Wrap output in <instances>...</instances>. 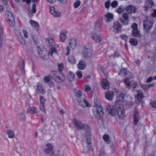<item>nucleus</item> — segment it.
Masks as SVG:
<instances>
[{
  "mask_svg": "<svg viewBox=\"0 0 156 156\" xmlns=\"http://www.w3.org/2000/svg\"><path fill=\"white\" fill-rule=\"evenodd\" d=\"M80 1L77 0L75 1L73 4V6L74 8H78L80 5Z\"/></svg>",
  "mask_w": 156,
  "mask_h": 156,
  "instance_id": "45",
  "label": "nucleus"
},
{
  "mask_svg": "<svg viewBox=\"0 0 156 156\" xmlns=\"http://www.w3.org/2000/svg\"><path fill=\"white\" fill-rule=\"evenodd\" d=\"M118 3L116 1H114L111 4V6L112 8H115L118 5Z\"/></svg>",
  "mask_w": 156,
  "mask_h": 156,
  "instance_id": "48",
  "label": "nucleus"
},
{
  "mask_svg": "<svg viewBox=\"0 0 156 156\" xmlns=\"http://www.w3.org/2000/svg\"><path fill=\"white\" fill-rule=\"evenodd\" d=\"M154 21L152 18H150L148 20V16L144 17L143 22V26L144 29L146 32H149L152 27Z\"/></svg>",
  "mask_w": 156,
  "mask_h": 156,
  "instance_id": "4",
  "label": "nucleus"
},
{
  "mask_svg": "<svg viewBox=\"0 0 156 156\" xmlns=\"http://www.w3.org/2000/svg\"><path fill=\"white\" fill-rule=\"evenodd\" d=\"M37 52L38 54L43 58L45 57L48 53L45 49L43 48H40L39 47H38Z\"/></svg>",
  "mask_w": 156,
  "mask_h": 156,
  "instance_id": "13",
  "label": "nucleus"
},
{
  "mask_svg": "<svg viewBox=\"0 0 156 156\" xmlns=\"http://www.w3.org/2000/svg\"><path fill=\"white\" fill-rule=\"evenodd\" d=\"M23 35L25 37L27 38L28 37L27 33V31L25 30H23Z\"/></svg>",
  "mask_w": 156,
  "mask_h": 156,
  "instance_id": "63",
  "label": "nucleus"
},
{
  "mask_svg": "<svg viewBox=\"0 0 156 156\" xmlns=\"http://www.w3.org/2000/svg\"><path fill=\"white\" fill-rule=\"evenodd\" d=\"M25 62L23 60H21L19 63V69L20 70L22 74H25Z\"/></svg>",
  "mask_w": 156,
  "mask_h": 156,
  "instance_id": "22",
  "label": "nucleus"
},
{
  "mask_svg": "<svg viewBox=\"0 0 156 156\" xmlns=\"http://www.w3.org/2000/svg\"><path fill=\"white\" fill-rule=\"evenodd\" d=\"M36 5L35 4H33L32 5V8L31 9V12L33 13H35L36 12Z\"/></svg>",
  "mask_w": 156,
  "mask_h": 156,
  "instance_id": "50",
  "label": "nucleus"
},
{
  "mask_svg": "<svg viewBox=\"0 0 156 156\" xmlns=\"http://www.w3.org/2000/svg\"><path fill=\"white\" fill-rule=\"evenodd\" d=\"M59 73L58 72L53 71H52V74L53 75L51 76V77H52L53 76H58ZM51 79H52V77H51Z\"/></svg>",
  "mask_w": 156,
  "mask_h": 156,
  "instance_id": "64",
  "label": "nucleus"
},
{
  "mask_svg": "<svg viewBox=\"0 0 156 156\" xmlns=\"http://www.w3.org/2000/svg\"><path fill=\"white\" fill-rule=\"evenodd\" d=\"M26 112L28 113H31L34 114L37 113V112L36 108L34 106L28 108Z\"/></svg>",
  "mask_w": 156,
  "mask_h": 156,
  "instance_id": "27",
  "label": "nucleus"
},
{
  "mask_svg": "<svg viewBox=\"0 0 156 156\" xmlns=\"http://www.w3.org/2000/svg\"><path fill=\"white\" fill-rule=\"evenodd\" d=\"M58 71L60 72H61L64 68L63 65L62 64L60 63L58 66Z\"/></svg>",
  "mask_w": 156,
  "mask_h": 156,
  "instance_id": "52",
  "label": "nucleus"
},
{
  "mask_svg": "<svg viewBox=\"0 0 156 156\" xmlns=\"http://www.w3.org/2000/svg\"><path fill=\"white\" fill-rule=\"evenodd\" d=\"M92 38L97 43H99L101 41L100 37L97 34L95 33L91 34Z\"/></svg>",
  "mask_w": 156,
  "mask_h": 156,
  "instance_id": "25",
  "label": "nucleus"
},
{
  "mask_svg": "<svg viewBox=\"0 0 156 156\" xmlns=\"http://www.w3.org/2000/svg\"><path fill=\"white\" fill-rule=\"evenodd\" d=\"M141 87L144 90H146L149 89L148 84H143L142 85Z\"/></svg>",
  "mask_w": 156,
  "mask_h": 156,
  "instance_id": "58",
  "label": "nucleus"
},
{
  "mask_svg": "<svg viewBox=\"0 0 156 156\" xmlns=\"http://www.w3.org/2000/svg\"><path fill=\"white\" fill-rule=\"evenodd\" d=\"M133 116V124L135 125L134 126V129H136V128L137 127V124L140 119V117L137 109H135Z\"/></svg>",
  "mask_w": 156,
  "mask_h": 156,
  "instance_id": "7",
  "label": "nucleus"
},
{
  "mask_svg": "<svg viewBox=\"0 0 156 156\" xmlns=\"http://www.w3.org/2000/svg\"><path fill=\"white\" fill-rule=\"evenodd\" d=\"M94 115L98 119H102L104 115V112L101 105L94 106L92 108Z\"/></svg>",
  "mask_w": 156,
  "mask_h": 156,
  "instance_id": "3",
  "label": "nucleus"
},
{
  "mask_svg": "<svg viewBox=\"0 0 156 156\" xmlns=\"http://www.w3.org/2000/svg\"><path fill=\"white\" fill-rule=\"evenodd\" d=\"M101 27L102 23L101 22L99 21H96L94 25V31L96 32H100Z\"/></svg>",
  "mask_w": 156,
  "mask_h": 156,
  "instance_id": "15",
  "label": "nucleus"
},
{
  "mask_svg": "<svg viewBox=\"0 0 156 156\" xmlns=\"http://www.w3.org/2000/svg\"><path fill=\"white\" fill-rule=\"evenodd\" d=\"M67 32L66 31L64 30L60 34V40L61 42L64 41L66 37V34Z\"/></svg>",
  "mask_w": 156,
  "mask_h": 156,
  "instance_id": "32",
  "label": "nucleus"
},
{
  "mask_svg": "<svg viewBox=\"0 0 156 156\" xmlns=\"http://www.w3.org/2000/svg\"><path fill=\"white\" fill-rule=\"evenodd\" d=\"M75 75L71 71H69L68 72L67 76L68 81L71 83L74 80Z\"/></svg>",
  "mask_w": 156,
  "mask_h": 156,
  "instance_id": "21",
  "label": "nucleus"
},
{
  "mask_svg": "<svg viewBox=\"0 0 156 156\" xmlns=\"http://www.w3.org/2000/svg\"><path fill=\"white\" fill-rule=\"evenodd\" d=\"M124 97L121 95L118 97L115 103V108L112 105H108L106 108L107 110L112 115L115 116L117 115L120 119H123L126 115L122 103L124 101Z\"/></svg>",
  "mask_w": 156,
  "mask_h": 156,
  "instance_id": "1",
  "label": "nucleus"
},
{
  "mask_svg": "<svg viewBox=\"0 0 156 156\" xmlns=\"http://www.w3.org/2000/svg\"><path fill=\"white\" fill-rule=\"evenodd\" d=\"M46 146L47 148L45 149L44 151L48 155L52 156L54 154V152L53 150V146L51 144L48 143L46 145Z\"/></svg>",
  "mask_w": 156,
  "mask_h": 156,
  "instance_id": "8",
  "label": "nucleus"
},
{
  "mask_svg": "<svg viewBox=\"0 0 156 156\" xmlns=\"http://www.w3.org/2000/svg\"><path fill=\"white\" fill-rule=\"evenodd\" d=\"M151 16L154 18L156 17V9L153 10V12L151 15Z\"/></svg>",
  "mask_w": 156,
  "mask_h": 156,
  "instance_id": "62",
  "label": "nucleus"
},
{
  "mask_svg": "<svg viewBox=\"0 0 156 156\" xmlns=\"http://www.w3.org/2000/svg\"><path fill=\"white\" fill-rule=\"evenodd\" d=\"M132 35L134 37H140L141 36V34L138 31L137 29H136L133 30Z\"/></svg>",
  "mask_w": 156,
  "mask_h": 156,
  "instance_id": "29",
  "label": "nucleus"
},
{
  "mask_svg": "<svg viewBox=\"0 0 156 156\" xmlns=\"http://www.w3.org/2000/svg\"><path fill=\"white\" fill-rule=\"evenodd\" d=\"M76 75L77 77L80 79L82 77V73L80 71H78L76 72Z\"/></svg>",
  "mask_w": 156,
  "mask_h": 156,
  "instance_id": "54",
  "label": "nucleus"
},
{
  "mask_svg": "<svg viewBox=\"0 0 156 156\" xmlns=\"http://www.w3.org/2000/svg\"><path fill=\"white\" fill-rule=\"evenodd\" d=\"M124 11V10L123 9V6H119L117 10V12L119 14H121Z\"/></svg>",
  "mask_w": 156,
  "mask_h": 156,
  "instance_id": "46",
  "label": "nucleus"
},
{
  "mask_svg": "<svg viewBox=\"0 0 156 156\" xmlns=\"http://www.w3.org/2000/svg\"><path fill=\"white\" fill-rule=\"evenodd\" d=\"M111 4L110 1H107L105 3V6L106 8L107 9L109 8Z\"/></svg>",
  "mask_w": 156,
  "mask_h": 156,
  "instance_id": "57",
  "label": "nucleus"
},
{
  "mask_svg": "<svg viewBox=\"0 0 156 156\" xmlns=\"http://www.w3.org/2000/svg\"><path fill=\"white\" fill-rule=\"evenodd\" d=\"M113 27L114 29V31L117 33L121 31L122 28L120 24L118 21H116L114 23Z\"/></svg>",
  "mask_w": 156,
  "mask_h": 156,
  "instance_id": "12",
  "label": "nucleus"
},
{
  "mask_svg": "<svg viewBox=\"0 0 156 156\" xmlns=\"http://www.w3.org/2000/svg\"><path fill=\"white\" fill-rule=\"evenodd\" d=\"M68 61L71 64H75L76 60L73 55L69 56L68 58Z\"/></svg>",
  "mask_w": 156,
  "mask_h": 156,
  "instance_id": "37",
  "label": "nucleus"
},
{
  "mask_svg": "<svg viewBox=\"0 0 156 156\" xmlns=\"http://www.w3.org/2000/svg\"><path fill=\"white\" fill-rule=\"evenodd\" d=\"M103 139L105 141L107 142L109 139V136L108 135L105 134L103 136Z\"/></svg>",
  "mask_w": 156,
  "mask_h": 156,
  "instance_id": "55",
  "label": "nucleus"
},
{
  "mask_svg": "<svg viewBox=\"0 0 156 156\" xmlns=\"http://www.w3.org/2000/svg\"><path fill=\"white\" fill-rule=\"evenodd\" d=\"M122 16V17L120 18L121 22L125 25H128L129 21L128 14L127 13L124 12Z\"/></svg>",
  "mask_w": 156,
  "mask_h": 156,
  "instance_id": "9",
  "label": "nucleus"
},
{
  "mask_svg": "<svg viewBox=\"0 0 156 156\" xmlns=\"http://www.w3.org/2000/svg\"><path fill=\"white\" fill-rule=\"evenodd\" d=\"M73 122L74 125L78 129H82L83 126L84 124L76 119H74L73 120Z\"/></svg>",
  "mask_w": 156,
  "mask_h": 156,
  "instance_id": "14",
  "label": "nucleus"
},
{
  "mask_svg": "<svg viewBox=\"0 0 156 156\" xmlns=\"http://www.w3.org/2000/svg\"><path fill=\"white\" fill-rule=\"evenodd\" d=\"M56 47L53 46L50 50L49 53L51 55H52L53 53H56Z\"/></svg>",
  "mask_w": 156,
  "mask_h": 156,
  "instance_id": "44",
  "label": "nucleus"
},
{
  "mask_svg": "<svg viewBox=\"0 0 156 156\" xmlns=\"http://www.w3.org/2000/svg\"><path fill=\"white\" fill-rule=\"evenodd\" d=\"M145 5L144 7L146 11L147 10L151 8L153 5L154 3L152 0H147L145 1Z\"/></svg>",
  "mask_w": 156,
  "mask_h": 156,
  "instance_id": "16",
  "label": "nucleus"
},
{
  "mask_svg": "<svg viewBox=\"0 0 156 156\" xmlns=\"http://www.w3.org/2000/svg\"><path fill=\"white\" fill-rule=\"evenodd\" d=\"M150 104L152 107L156 108V101L152 100L150 102Z\"/></svg>",
  "mask_w": 156,
  "mask_h": 156,
  "instance_id": "51",
  "label": "nucleus"
},
{
  "mask_svg": "<svg viewBox=\"0 0 156 156\" xmlns=\"http://www.w3.org/2000/svg\"><path fill=\"white\" fill-rule=\"evenodd\" d=\"M120 37L122 39L125 41H127L128 38V36L126 34H122L120 35Z\"/></svg>",
  "mask_w": 156,
  "mask_h": 156,
  "instance_id": "49",
  "label": "nucleus"
},
{
  "mask_svg": "<svg viewBox=\"0 0 156 156\" xmlns=\"http://www.w3.org/2000/svg\"><path fill=\"white\" fill-rule=\"evenodd\" d=\"M83 57L85 59L91 57L92 55V52L91 50L86 48H83Z\"/></svg>",
  "mask_w": 156,
  "mask_h": 156,
  "instance_id": "10",
  "label": "nucleus"
},
{
  "mask_svg": "<svg viewBox=\"0 0 156 156\" xmlns=\"http://www.w3.org/2000/svg\"><path fill=\"white\" fill-rule=\"evenodd\" d=\"M7 134L10 138H13L15 137L14 133L12 130H10L7 131Z\"/></svg>",
  "mask_w": 156,
  "mask_h": 156,
  "instance_id": "39",
  "label": "nucleus"
},
{
  "mask_svg": "<svg viewBox=\"0 0 156 156\" xmlns=\"http://www.w3.org/2000/svg\"><path fill=\"white\" fill-rule=\"evenodd\" d=\"M131 28L133 29H133H137L138 27L137 24L135 23H133L131 26Z\"/></svg>",
  "mask_w": 156,
  "mask_h": 156,
  "instance_id": "59",
  "label": "nucleus"
},
{
  "mask_svg": "<svg viewBox=\"0 0 156 156\" xmlns=\"http://www.w3.org/2000/svg\"><path fill=\"white\" fill-rule=\"evenodd\" d=\"M99 156H105V152L102 150L100 151Z\"/></svg>",
  "mask_w": 156,
  "mask_h": 156,
  "instance_id": "60",
  "label": "nucleus"
},
{
  "mask_svg": "<svg viewBox=\"0 0 156 156\" xmlns=\"http://www.w3.org/2000/svg\"><path fill=\"white\" fill-rule=\"evenodd\" d=\"M137 92V94L135 96L136 101L137 102H139V104H141L143 107L144 104V101H143V98H145V96L141 90H138Z\"/></svg>",
  "mask_w": 156,
  "mask_h": 156,
  "instance_id": "6",
  "label": "nucleus"
},
{
  "mask_svg": "<svg viewBox=\"0 0 156 156\" xmlns=\"http://www.w3.org/2000/svg\"><path fill=\"white\" fill-rule=\"evenodd\" d=\"M136 10V8L132 5H129L127 7L126 11L129 14H131L133 13H135Z\"/></svg>",
  "mask_w": 156,
  "mask_h": 156,
  "instance_id": "24",
  "label": "nucleus"
},
{
  "mask_svg": "<svg viewBox=\"0 0 156 156\" xmlns=\"http://www.w3.org/2000/svg\"><path fill=\"white\" fill-rule=\"evenodd\" d=\"M76 101L79 105L83 108L88 107V102L86 101V96L80 90H78L74 94Z\"/></svg>",
  "mask_w": 156,
  "mask_h": 156,
  "instance_id": "2",
  "label": "nucleus"
},
{
  "mask_svg": "<svg viewBox=\"0 0 156 156\" xmlns=\"http://www.w3.org/2000/svg\"><path fill=\"white\" fill-rule=\"evenodd\" d=\"M48 40L49 47L54 46L55 45V43L53 39L48 38Z\"/></svg>",
  "mask_w": 156,
  "mask_h": 156,
  "instance_id": "40",
  "label": "nucleus"
},
{
  "mask_svg": "<svg viewBox=\"0 0 156 156\" xmlns=\"http://www.w3.org/2000/svg\"><path fill=\"white\" fill-rule=\"evenodd\" d=\"M3 30L2 27L0 25V48H2L3 47Z\"/></svg>",
  "mask_w": 156,
  "mask_h": 156,
  "instance_id": "28",
  "label": "nucleus"
},
{
  "mask_svg": "<svg viewBox=\"0 0 156 156\" xmlns=\"http://www.w3.org/2000/svg\"><path fill=\"white\" fill-rule=\"evenodd\" d=\"M69 44L72 49L75 48L77 44L76 39L73 38L70 39L69 40Z\"/></svg>",
  "mask_w": 156,
  "mask_h": 156,
  "instance_id": "19",
  "label": "nucleus"
},
{
  "mask_svg": "<svg viewBox=\"0 0 156 156\" xmlns=\"http://www.w3.org/2000/svg\"><path fill=\"white\" fill-rule=\"evenodd\" d=\"M30 23L32 26L35 28L36 30L37 29L38 27L39 24L38 23L33 20L30 21Z\"/></svg>",
  "mask_w": 156,
  "mask_h": 156,
  "instance_id": "38",
  "label": "nucleus"
},
{
  "mask_svg": "<svg viewBox=\"0 0 156 156\" xmlns=\"http://www.w3.org/2000/svg\"><path fill=\"white\" fill-rule=\"evenodd\" d=\"M83 129L85 131L86 138L91 137L90 129L88 125L84 124L82 127Z\"/></svg>",
  "mask_w": 156,
  "mask_h": 156,
  "instance_id": "11",
  "label": "nucleus"
},
{
  "mask_svg": "<svg viewBox=\"0 0 156 156\" xmlns=\"http://www.w3.org/2000/svg\"><path fill=\"white\" fill-rule=\"evenodd\" d=\"M51 76H46L44 78L43 81L45 83H48L50 81V79L51 78Z\"/></svg>",
  "mask_w": 156,
  "mask_h": 156,
  "instance_id": "42",
  "label": "nucleus"
},
{
  "mask_svg": "<svg viewBox=\"0 0 156 156\" xmlns=\"http://www.w3.org/2000/svg\"><path fill=\"white\" fill-rule=\"evenodd\" d=\"M86 92H89L91 90V88L90 87L88 86H85L84 88Z\"/></svg>",
  "mask_w": 156,
  "mask_h": 156,
  "instance_id": "61",
  "label": "nucleus"
},
{
  "mask_svg": "<svg viewBox=\"0 0 156 156\" xmlns=\"http://www.w3.org/2000/svg\"><path fill=\"white\" fill-rule=\"evenodd\" d=\"M17 36L20 43L23 45L25 44L26 43V41L20 32H18Z\"/></svg>",
  "mask_w": 156,
  "mask_h": 156,
  "instance_id": "31",
  "label": "nucleus"
},
{
  "mask_svg": "<svg viewBox=\"0 0 156 156\" xmlns=\"http://www.w3.org/2000/svg\"><path fill=\"white\" fill-rule=\"evenodd\" d=\"M50 13L55 17H59L60 16V12L58 11H55V8L53 7L50 8Z\"/></svg>",
  "mask_w": 156,
  "mask_h": 156,
  "instance_id": "17",
  "label": "nucleus"
},
{
  "mask_svg": "<svg viewBox=\"0 0 156 156\" xmlns=\"http://www.w3.org/2000/svg\"><path fill=\"white\" fill-rule=\"evenodd\" d=\"M129 72L126 69H122L120 70L119 74L125 76Z\"/></svg>",
  "mask_w": 156,
  "mask_h": 156,
  "instance_id": "36",
  "label": "nucleus"
},
{
  "mask_svg": "<svg viewBox=\"0 0 156 156\" xmlns=\"http://www.w3.org/2000/svg\"><path fill=\"white\" fill-rule=\"evenodd\" d=\"M6 21L11 27H13L15 24V19L13 15L9 11H7L5 13Z\"/></svg>",
  "mask_w": 156,
  "mask_h": 156,
  "instance_id": "5",
  "label": "nucleus"
},
{
  "mask_svg": "<svg viewBox=\"0 0 156 156\" xmlns=\"http://www.w3.org/2000/svg\"><path fill=\"white\" fill-rule=\"evenodd\" d=\"M113 15L112 14L108 13L105 15V17L106 18L105 20L107 23L110 22L113 20Z\"/></svg>",
  "mask_w": 156,
  "mask_h": 156,
  "instance_id": "26",
  "label": "nucleus"
},
{
  "mask_svg": "<svg viewBox=\"0 0 156 156\" xmlns=\"http://www.w3.org/2000/svg\"><path fill=\"white\" fill-rule=\"evenodd\" d=\"M37 90L40 93L42 94H44V91L43 86L41 85H38L37 86Z\"/></svg>",
  "mask_w": 156,
  "mask_h": 156,
  "instance_id": "43",
  "label": "nucleus"
},
{
  "mask_svg": "<svg viewBox=\"0 0 156 156\" xmlns=\"http://www.w3.org/2000/svg\"><path fill=\"white\" fill-rule=\"evenodd\" d=\"M19 115L20 116V120L21 121H25L26 117L23 112H21L19 113Z\"/></svg>",
  "mask_w": 156,
  "mask_h": 156,
  "instance_id": "41",
  "label": "nucleus"
},
{
  "mask_svg": "<svg viewBox=\"0 0 156 156\" xmlns=\"http://www.w3.org/2000/svg\"><path fill=\"white\" fill-rule=\"evenodd\" d=\"M40 101L41 104H43L45 105L46 102V99L42 96L40 95Z\"/></svg>",
  "mask_w": 156,
  "mask_h": 156,
  "instance_id": "47",
  "label": "nucleus"
},
{
  "mask_svg": "<svg viewBox=\"0 0 156 156\" xmlns=\"http://www.w3.org/2000/svg\"><path fill=\"white\" fill-rule=\"evenodd\" d=\"M114 93L113 92L108 91L106 93L105 97L108 101H111L114 98Z\"/></svg>",
  "mask_w": 156,
  "mask_h": 156,
  "instance_id": "18",
  "label": "nucleus"
},
{
  "mask_svg": "<svg viewBox=\"0 0 156 156\" xmlns=\"http://www.w3.org/2000/svg\"><path fill=\"white\" fill-rule=\"evenodd\" d=\"M45 105H44L43 104H40V109L41 110L42 112H44L45 113H46L45 112Z\"/></svg>",
  "mask_w": 156,
  "mask_h": 156,
  "instance_id": "53",
  "label": "nucleus"
},
{
  "mask_svg": "<svg viewBox=\"0 0 156 156\" xmlns=\"http://www.w3.org/2000/svg\"><path fill=\"white\" fill-rule=\"evenodd\" d=\"M94 102L95 104V105H101V104L100 103V101L97 98H95L94 100Z\"/></svg>",
  "mask_w": 156,
  "mask_h": 156,
  "instance_id": "56",
  "label": "nucleus"
},
{
  "mask_svg": "<svg viewBox=\"0 0 156 156\" xmlns=\"http://www.w3.org/2000/svg\"><path fill=\"white\" fill-rule=\"evenodd\" d=\"M102 87L105 90L108 89L109 88V83L106 79H103L102 80Z\"/></svg>",
  "mask_w": 156,
  "mask_h": 156,
  "instance_id": "20",
  "label": "nucleus"
},
{
  "mask_svg": "<svg viewBox=\"0 0 156 156\" xmlns=\"http://www.w3.org/2000/svg\"><path fill=\"white\" fill-rule=\"evenodd\" d=\"M86 138L87 140V147L88 148L89 150H93L92 146L91 145V137H89L88 138Z\"/></svg>",
  "mask_w": 156,
  "mask_h": 156,
  "instance_id": "33",
  "label": "nucleus"
},
{
  "mask_svg": "<svg viewBox=\"0 0 156 156\" xmlns=\"http://www.w3.org/2000/svg\"><path fill=\"white\" fill-rule=\"evenodd\" d=\"M65 79V76L63 75H62L61 77H60L58 75L52 77V79L54 80L56 82H62L64 81Z\"/></svg>",
  "mask_w": 156,
  "mask_h": 156,
  "instance_id": "23",
  "label": "nucleus"
},
{
  "mask_svg": "<svg viewBox=\"0 0 156 156\" xmlns=\"http://www.w3.org/2000/svg\"><path fill=\"white\" fill-rule=\"evenodd\" d=\"M86 66L84 61L82 60L80 61L78 64L77 66L78 68L80 69H83Z\"/></svg>",
  "mask_w": 156,
  "mask_h": 156,
  "instance_id": "30",
  "label": "nucleus"
},
{
  "mask_svg": "<svg viewBox=\"0 0 156 156\" xmlns=\"http://www.w3.org/2000/svg\"><path fill=\"white\" fill-rule=\"evenodd\" d=\"M124 84L126 86V87L128 88L129 89H130V82L128 78H126L124 79Z\"/></svg>",
  "mask_w": 156,
  "mask_h": 156,
  "instance_id": "35",
  "label": "nucleus"
},
{
  "mask_svg": "<svg viewBox=\"0 0 156 156\" xmlns=\"http://www.w3.org/2000/svg\"><path fill=\"white\" fill-rule=\"evenodd\" d=\"M129 42L131 44L134 46H136L138 43V41L134 38H130Z\"/></svg>",
  "mask_w": 156,
  "mask_h": 156,
  "instance_id": "34",
  "label": "nucleus"
}]
</instances>
